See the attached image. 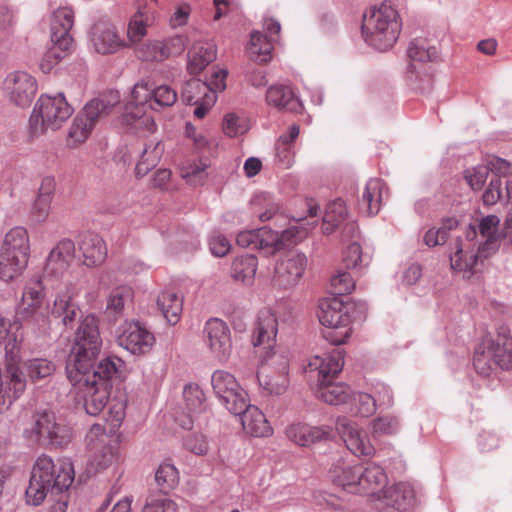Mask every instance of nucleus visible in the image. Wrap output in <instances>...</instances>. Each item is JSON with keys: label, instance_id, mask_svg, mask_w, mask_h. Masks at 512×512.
<instances>
[{"label": "nucleus", "instance_id": "16", "mask_svg": "<svg viewBox=\"0 0 512 512\" xmlns=\"http://www.w3.org/2000/svg\"><path fill=\"white\" fill-rule=\"evenodd\" d=\"M117 343L131 354L140 356L152 350L155 337L139 322H125L117 336Z\"/></svg>", "mask_w": 512, "mask_h": 512}, {"label": "nucleus", "instance_id": "39", "mask_svg": "<svg viewBox=\"0 0 512 512\" xmlns=\"http://www.w3.org/2000/svg\"><path fill=\"white\" fill-rule=\"evenodd\" d=\"M170 93H172V96H177L176 91L163 79L155 76H147L135 83L131 96H165Z\"/></svg>", "mask_w": 512, "mask_h": 512}, {"label": "nucleus", "instance_id": "62", "mask_svg": "<svg viewBox=\"0 0 512 512\" xmlns=\"http://www.w3.org/2000/svg\"><path fill=\"white\" fill-rule=\"evenodd\" d=\"M488 172L491 171L498 176H509L512 174V164L505 159L492 156L487 160Z\"/></svg>", "mask_w": 512, "mask_h": 512}, {"label": "nucleus", "instance_id": "48", "mask_svg": "<svg viewBox=\"0 0 512 512\" xmlns=\"http://www.w3.org/2000/svg\"><path fill=\"white\" fill-rule=\"evenodd\" d=\"M500 220L495 215H489L483 218L479 224V230L482 237L486 239L485 243L479 249L482 254L487 250H494L496 248L498 236L497 230Z\"/></svg>", "mask_w": 512, "mask_h": 512}, {"label": "nucleus", "instance_id": "5", "mask_svg": "<svg viewBox=\"0 0 512 512\" xmlns=\"http://www.w3.org/2000/svg\"><path fill=\"white\" fill-rule=\"evenodd\" d=\"M401 31V21L395 7L383 2L363 16L362 34L370 46L386 51L396 43Z\"/></svg>", "mask_w": 512, "mask_h": 512}, {"label": "nucleus", "instance_id": "3", "mask_svg": "<svg viewBox=\"0 0 512 512\" xmlns=\"http://www.w3.org/2000/svg\"><path fill=\"white\" fill-rule=\"evenodd\" d=\"M102 340L99 332V323L95 315L89 314L85 316L75 335V341L69 355L67 363H75L77 361L88 362V367L83 372L87 379L96 380V382H106L111 387L110 379L118 371L116 360L105 358L95 367V360L100 352ZM82 372V369H81Z\"/></svg>", "mask_w": 512, "mask_h": 512}, {"label": "nucleus", "instance_id": "58", "mask_svg": "<svg viewBox=\"0 0 512 512\" xmlns=\"http://www.w3.org/2000/svg\"><path fill=\"white\" fill-rule=\"evenodd\" d=\"M51 200L37 197L30 208V218L37 224L47 221L51 212Z\"/></svg>", "mask_w": 512, "mask_h": 512}, {"label": "nucleus", "instance_id": "21", "mask_svg": "<svg viewBox=\"0 0 512 512\" xmlns=\"http://www.w3.org/2000/svg\"><path fill=\"white\" fill-rule=\"evenodd\" d=\"M75 13L71 7H60L54 11L51 19V41L63 52H72L74 39L71 30L74 26Z\"/></svg>", "mask_w": 512, "mask_h": 512}, {"label": "nucleus", "instance_id": "35", "mask_svg": "<svg viewBox=\"0 0 512 512\" xmlns=\"http://www.w3.org/2000/svg\"><path fill=\"white\" fill-rule=\"evenodd\" d=\"M75 245L70 239H63L50 251L46 260V269L59 273L64 271L74 259Z\"/></svg>", "mask_w": 512, "mask_h": 512}, {"label": "nucleus", "instance_id": "4", "mask_svg": "<svg viewBox=\"0 0 512 512\" xmlns=\"http://www.w3.org/2000/svg\"><path fill=\"white\" fill-rule=\"evenodd\" d=\"M343 366L344 353L339 348L323 356L314 355L308 361V371L317 372V397L330 405L346 403L351 396L348 386L333 382Z\"/></svg>", "mask_w": 512, "mask_h": 512}, {"label": "nucleus", "instance_id": "20", "mask_svg": "<svg viewBox=\"0 0 512 512\" xmlns=\"http://www.w3.org/2000/svg\"><path fill=\"white\" fill-rule=\"evenodd\" d=\"M86 439L92 453L91 468L98 471L110 466L115 460V454L113 448L108 443L109 438L105 433V429L100 424H94L90 428Z\"/></svg>", "mask_w": 512, "mask_h": 512}, {"label": "nucleus", "instance_id": "56", "mask_svg": "<svg viewBox=\"0 0 512 512\" xmlns=\"http://www.w3.org/2000/svg\"><path fill=\"white\" fill-rule=\"evenodd\" d=\"M71 52H63L57 45H52L40 60L39 68L43 73H49L52 69Z\"/></svg>", "mask_w": 512, "mask_h": 512}, {"label": "nucleus", "instance_id": "18", "mask_svg": "<svg viewBox=\"0 0 512 512\" xmlns=\"http://www.w3.org/2000/svg\"><path fill=\"white\" fill-rule=\"evenodd\" d=\"M307 265L304 254L290 251L280 258L274 269L273 283L283 289L294 287L302 278Z\"/></svg>", "mask_w": 512, "mask_h": 512}, {"label": "nucleus", "instance_id": "36", "mask_svg": "<svg viewBox=\"0 0 512 512\" xmlns=\"http://www.w3.org/2000/svg\"><path fill=\"white\" fill-rule=\"evenodd\" d=\"M84 264L94 267L101 265L107 257V247L104 240L96 234L85 235L80 243Z\"/></svg>", "mask_w": 512, "mask_h": 512}, {"label": "nucleus", "instance_id": "45", "mask_svg": "<svg viewBox=\"0 0 512 512\" xmlns=\"http://www.w3.org/2000/svg\"><path fill=\"white\" fill-rule=\"evenodd\" d=\"M382 498L386 499V504L396 509H404L414 500V490L407 483H398L385 490Z\"/></svg>", "mask_w": 512, "mask_h": 512}, {"label": "nucleus", "instance_id": "10", "mask_svg": "<svg viewBox=\"0 0 512 512\" xmlns=\"http://www.w3.org/2000/svg\"><path fill=\"white\" fill-rule=\"evenodd\" d=\"M473 365L476 372L489 376L499 366L504 370L512 367V339L498 336L497 340L485 339L476 349Z\"/></svg>", "mask_w": 512, "mask_h": 512}, {"label": "nucleus", "instance_id": "11", "mask_svg": "<svg viewBox=\"0 0 512 512\" xmlns=\"http://www.w3.org/2000/svg\"><path fill=\"white\" fill-rule=\"evenodd\" d=\"M260 388L268 395H281L289 387V359L284 354L261 357L257 370Z\"/></svg>", "mask_w": 512, "mask_h": 512}, {"label": "nucleus", "instance_id": "30", "mask_svg": "<svg viewBox=\"0 0 512 512\" xmlns=\"http://www.w3.org/2000/svg\"><path fill=\"white\" fill-rule=\"evenodd\" d=\"M240 415L243 429L249 435L254 437H269L273 434V428L264 413L258 407L247 403V406Z\"/></svg>", "mask_w": 512, "mask_h": 512}, {"label": "nucleus", "instance_id": "54", "mask_svg": "<svg viewBox=\"0 0 512 512\" xmlns=\"http://www.w3.org/2000/svg\"><path fill=\"white\" fill-rule=\"evenodd\" d=\"M142 512H178V505L168 497L152 496L147 498Z\"/></svg>", "mask_w": 512, "mask_h": 512}, {"label": "nucleus", "instance_id": "49", "mask_svg": "<svg viewBox=\"0 0 512 512\" xmlns=\"http://www.w3.org/2000/svg\"><path fill=\"white\" fill-rule=\"evenodd\" d=\"M155 480L159 488L167 493L178 485L179 472L174 465L165 462L156 470Z\"/></svg>", "mask_w": 512, "mask_h": 512}, {"label": "nucleus", "instance_id": "38", "mask_svg": "<svg viewBox=\"0 0 512 512\" xmlns=\"http://www.w3.org/2000/svg\"><path fill=\"white\" fill-rule=\"evenodd\" d=\"M257 268V257L250 254H244L233 259L231 263L230 276L235 282L250 286L254 282Z\"/></svg>", "mask_w": 512, "mask_h": 512}, {"label": "nucleus", "instance_id": "14", "mask_svg": "<svg viewBox=\"0 0 512 512\" xmlns=\"http://www.w3.org/2000/svg\"><path fill=\"white\" fill-rule=\"evenodd\" d=\"M335 429L348 450L357 457H373L376 453L367 432L355 421L340 416L336 419Z\"/></svg>", "mask_w": 512, "mask_h": 512}, {"label": "nucleus", "instance_id": "44", "mask_svg": "<svg viewBox=\"0 0 512 512\" xmlns=\"http://www.w3.org/2000/svg\"><path fill=\"white\" fill-rule=\"evenodd\" d=\"M470 244L463 245L457 242L456 251L450 257L451 267L453 270L471 274L477 263L478 255L470 247Z\"/></svg>", "mask_w": 512, "mask_h": 512}, {"label": "nucleus", "instance_id": "53", "mask_svg": "<svg viewBox=\"0 0 512 512\" xmlns=\"http://www.w3.org/2000/svg\"><path fill=\"white\" fill-rule=\"evenodd\" d=\"M300 128L298 125H292L288 135H281L276 144L277 155L288 165L290 163L292 143L298 137Z\"/></svg>", "mask_w": 512, "mask_h": 512}, {"label": "nucleus", "instance_id": "43", "mask_svg": "<svg viewBox=\"0 0 512 512\" xmlns=\"http://www.w3.org/2000/svg\"><path fill=\"white\" fill-rule=\"evenodd\" d=\"M21 365V377L24 378V370L26 375L32 382H37L39 380L45 379L51 376L55 371V364L45 358H34L30 359L24 363L20 359Z\"/></svg>", "mask_w": 512, "mask_h": 512}, {"label": "nucleus", "instance_id": "9", "mask_svg": "<svg viewBox=\"0 0 512 512\" xmlns=\"http://www.w3.org/2000/svg\"><path fill=\"white\" fill-rule=\"evenodd\" d=\"M318 318L327 327L324 337L333 345H341L351 335L349 305L338 297L322 299L319 303Z\"/></svg>", "mask_w": 512, "mask_h": 512}, {"label": "nucleus", "instance_id": "52", "mask_svg": "<svg viewBox=\"0 0 512 512\" xmlns=\"http://www.w3.org/2000/svg\"><path fill=\"white\" fill-rule=\"evenodd\" d=\"M343 262L349 269H361L369 264L367 256L362 253V248L358 243H351L343 252Z\"/></svg>", "mask_w": 512, "mask_h": 512}, {"label": "nucleus", "instance_id": "23", "mask_svg": "<svg viewBox=\"0 0 512 512\" xmlns=\"http://www.w3.org/2000/svg\"><path fill=\"white\" fill-rule=\"evenodd\" d=\"M77 296L78 290L71 284L64 285L56 292L51 315L60 318L65 327L72 328L80 312L75 301Z\"/></svg>", "mask_w": 512, "mask_h": 512}, {"label": "nucleus", "instance_id": "50", "mask_svg": "<svg viewBox=\"0 0 512 512\" xmlns=\"http://www.w3.org/2000/svg\"><path fill=\"white\" fill-rule=\"evenodd\" d=\"M371 429L374 437L395 435L400 430V420L391 414L378 416L372 421Z\"/></svg>", "mask_w": 512, "mask_h": 512}, {"label": "nucleus", "instance_id": "2", "mask_svg": "<svg viewBox=\"0 0 512 512\" xmlns=\"http://www.w3.org/2000/svg\"><path fill=\"white\" fill-rule=\"evenodd\" d=\"M74 478L75 471L70 459L62 458L54 462L50 456L40 455L33 465L26 489L27 503L38 506L49 496V512H66Z\"/></svg>", "mask_w": 512, "mask_h": 512}, {"label": "nucleus", "instance_id": "15", "mask_svg": "<svg viewBox=\"0 0 512 512\" xmlns=\"http://www.w3.org/2000/svg\"><path fill=\"white\" fill-rule=\"evenodd\" d=\"M203 335L213 356L220 362H226L233 349L231 331L227 323L219 318H211L204 326Z\"/></svg>", "mask_w": 512, "mask_h": 512}, {"label": "nucleus", "instance_id": "42", "mask_svg": "<svg viewBox=\"0 0 512 512\" xmlns=\"http://www.w3.org/2000/svg\"><path fill=\"white\" fill-rule=\"evenodd\" d=\"M133 291L131 287L121 285L114 288L107 297L106 313L117 319L123 315L125 307L132 301Z\"/></svg>", "mask_w": 512, "mask_h": 512}, {"label": "nucleus", "instance_id": "1", "mask_svg": "<svg viewBox=\"0 0 512 512\" xmlns=\"http://www.w3.org/2000/svg\"><path fill=\"white\" fill-rule=\"evenodd\" d=\"M137 98H91L69 126L65 144L69 149H77L92 134L97 122L110 114L117 115L123 125L134 132H154L156 124L147 113V109L156 106H172L176 98H146L137 102Z\"/></svg>", "mask_w": 512, "mask_h": 512}, {"label": "nucleus", "instance_id": "32", "mask_svg": "<svg viewBox=\"0 0 512 512\" xmlns=\"http://www.w3.org/2000/svg\"><path fill=\"white\" fill-rule=\"evenodd\" d=\"M227 75V70L219 69L212 74L208 82H202L199 79L193 78L184 86L182 96H192L193 94L208 96L209 92L221 93L226 88Z\"/></svg>", "mask_w": 512, "mask_h": 512}, {"label": "nucleus", "instance_id": "8", "mask_svg": "<svg viewBox=\"0 0 512 512\" xmlns=\"http://www.w3.org/2000/svg\"><path fill=\"white\" fill-rule=\"evenodd\" d=\"M88 362L83 364L79 361L75 363H67L66 373L71 384L77 389V395L83 400L84 408L90 415H98L107 405L111 387L106 382H96V380L87 379L85 370Z\"/></svg>", "mask_w": 512, "mask_h": 512}, {"label": "nucleus", "instance_id": "57", "mask_svg": "<svg viewBox=\"0 0 512 512\" xmlns=\"http://www.w3.org/2000/svg\"><path fill=\"white\" fill-rule=\"evenodd\" d=\"M248 125L244 119H241L235 113H228L224 117L223 131L229 137H236L245 133Z\"/></svg>", "mask_w": 512, "mask_h": 512}, {"label": "nucleus", "instance_id": "46", "mask_svg": "<svg viewBox=\"0 0 512 512\" xmlns=\"http://www.w3.org/2000/svg\"><path fill=\"white\" fill-rule=\"evenodd\" d=\"M209 162L207 158H200L198 161L186 160L180 167V174L189 184L200 185L207 176Z\"/></svg>", "mask_w": 512, "mask_h": 512}, {"label": "nucleus", "instance_id": "55", "mask_svg": "<svg viewBox=\"0 0 512 512\" xmlns=\"http://www.w3.org/2000/svg\"><path fill=\"white\" fill-rule=\"evenodd\" d=\"M331 289L334 294H349L355 288V282L350 273L346 271H338L330 280Z\"/></svg>", "mask_w": 512, "mask_h": 512}, {"label": "nucleus", "instance_id": "7", "mask_svg": "<svg viewBox=\"0 0 512 512\" xmlns=\"http://www.w3.org/2000/svg\"><path fill=\"white\" fill-rule=\"evenodd\" d=\"M73 112L66 98H38L29 118L26 141L33 143L48 129H59Z\"/></svg>", "mask_w": 512, "mask_h": 512}, {"label": "nucleus", "instance_id": "59", "mask_svg": "<svg viewBox=\"0 0 512 512\" xmlns=\"http://www.w3.org/2000/svg\"><path fill=\"white\" fill-rule=\"evenodd\" d=\"M357 405V413L361 416H369L376 411V399L367 393L358 392L353 395Z\"/></svg>", "mask_w": 512, "mask_h": 512}, {"label": "nucleus", "instance_id": "34", "mask_svg": "<svg viewBox=\"0 0 512 512\" xmlns=\"http://www.w3.org/2000/svg\"><path fill=\"white\" fill-rule=\"evenodd\" d=\"M155 21L154 12L146 6L140 7L130 18L127 28L129 45H136L147 35V28Z\"/></svg>", "mask_w": 512, "mask_h": 512}, {"label": "nucleus", "instance_id": "24", "mask_svg": "<svg viewBox=\"0 0 512 512\" xmlns=\"http://www.w3.org/2000/svg\"><path fill=\"white\" fill-rule=\"evenodd\" d=\"M91 43L95 51L102 55L115 53L128 46L116 27L105 21H99L92 27Z\"/></svg>", "mask_w": 512, "mask_h": 512}, {"label": "nucleus", "instance_id": "33", "mask_svg": "<svg viewBox=\"0 0 512 512\" xmlns=\"http://www.w3.org/2000/svg\"><path fill=\"white\" fill-rule=\"evenodd\" d=\"M183 398L188 415L177 421L182 428L191 429L195 416L204 409L205 394L198 385L189 384L184 388Z\"/></svg>", "mask_w": 512, "mask_h": 512}, {"label": "nucleus", "instance_id": "51", "mask_svg": "<svg viewBox=\"0 0 512 512\" xmlns=\"http://www.w3.org/2000/svg\"><path fill=\"white\" fill-rule=\"evenodd\" d=\"M136 56L143 61L161 62L165 60L163 41L152 40L140 44L136 50Z\"/></svg>", "mask_w": 512, "mask_h": 512}, {"label": "nucleus", "instance_id": "40", "mask_svg": "<svg viewBox=\"0 0 512 512\" xmlns=\"http://www.w3.org/2000/svg\"><path fill=\"white\" fill-rule=\"evenodd\" d=\"M274 41L275 38H268L259 31H253L247 48L249 58L258 63L268 62L271 59Z\"/></svg>", "mask_w": 512, "mask_h": 512}, {"label": "nucleus", "instance_id": "41", "mask_svg": "<svg viewBox=\"0 0 512 512\" xmlns=\"http://www.w3.org/2000/svg\"><path fill=\"white\" fill-rule=\"evenodd\" d=\"M157 306L170 324H176L182 313L183 299L173 291H163L157 298Z\"/></svg>", "mask_w": 512, "mask_h": 512}, {"label": "nucleus", "instance_id": "28", "mask_svg": "<svg viewBox=\"0 0 512 512\" xmlns=\"http://www.w3.org/2000/svg\"><path fill=\"white\" fill-rule=\"evenodd\" d=\"M331 481L343 490L357 494L359 491L358 482L361 479V465H350L345 462L334 464L329 470Z\"/></svg>", "mask_w": 512, "mask_h": 512}, {"label": "nucleus", "instance_id": "47", "mask_svg": "<svg viewBox=\"0 0 512 512\" xmlns=\"http://www.w3.org/2000/svg\"><path fill=\"white\" fill-rule=\"evenodd\" d=\"M346 216L347 209L342 199L330 202L323 217L324 232L331 233L336 226L345 220Z\"/></svg>", "mask_w": 512, "mask_h": 512}, {"label": "nucleus", "instance_id": "27", "mask_svg": "<svg viewBox=\"0 0 512 512\" xmlns=\"http://www.w3.org/2000/svg\"><path fill=\"white\" fill-rule=\"evenodd\" d=\"M217 56L216 46L211 42L197 41L187 53V70L191 75L200 74Z\"/></svg>", "mask_w": 512, "mask_h": 512}, {"label": "nucleus", "instance_id": "63", "mask_svg": "<svg viewBox=\"0 0 512 512\" xmlns=\"http://www.w3.org/2000/svg\"><path fill=\"white\" fill-rule=\"evenodd\" d=\"M209 247L213 255L223 257L230 251L231 244L222 234L214 233L210 238Z\"/></svg>", "mask_w": 512, "mask_h": 512}, {"label": "nucleus", "instance_id": "37", "mask_svg": "<svg viewBox=\"0 0 512 512\" xmlns=\"http://www.w3.org/2000/svg\"><path fill=\"white\" fill-rule=\"evenodd\" d=\"M407 55L411 61L423 64L439 63L442 60L440 46L423 38H417L410 42Z\"/></svg>", "mask_w": 512, "mask_h": 512}, {"label": "nucleus", "instance_id": "25", "mask_svg": "<svg viewBox=\"0 0 512 512\" xmlns=\"http://www.w3.org/2000/svg\"><path fill=\"white\" fill-rule=\"evenodd\" d=\"M387 485V476L384 470L375 463L367 466L361 465V479L358 482L357 494L376 496L381 499Z\"/></svg>", "mask_w": 512, "mask_h": 512}, {"label": "nucleus", "instance_id": "29", "mask_svg": "<svg viewBox=\"0 0 512 512\" xmlns=\"http://www.w3.org/2000/svg\"><path fill=\"white\" fill-rule=\"evenodd\" d=\"M3 93L10 96H33L37 93L38 84L31 74L24 71L9 73L2 83Z\"/></svg>", "mask_w": 512, "mask_h": 512}, {"label": "nucleus", "instance_id": "22", "mask_svg": "<svg viewBox=\"0 0 512 512\" xmlns=\"http://www.w3.org/2000/svg\"><path fill=\"white\" fill-rule=\"evenodd\" d=\"M44 302L45 290L42 281L39 278H32L26 282L23 288L18 313L22 318L37 320L40 317L43 322L47 323V316L39 312Z\"/></svg>", "mask_w": 512, "mask_h": 512}, {"label": "nucleus", "instance_id": "31", "mask_svg": "<svg viewBox=\"0 0 512 512\" xmlns=\"http://www.w3.org/2000/svg\"><path fill=\"white\" fill-rule=\"evenodd\" d=\"M384 188L382 180L369 179L358 200L359 211L367 216L376 215L381 207Z\"/></svg>", "mask_w": 512, "mask_h": 512}, {"label": "nucleus", "instance_id": "17", "mask_svg": "<svg viewBox=\"0 0 512 512\" xmlns=\"http://www.w3.org/2000/svg\"><path fill=\"white\" fill-rule=\"evenodd\" d=\"M277 332L276 315L268 309L260 311L252 337V344L260 358L268 354H279L274 350Z\"/></svg>", "mask_w": 512, "mask_h": 512}, {"label": "nucleus", "instance_id": "6", "mask_svg": "<svg viewBox=\"0 0 512 512\" xmlns=\"http://www.w3.org/2000/svg\"><path fill=\"white\" fill-rule=\"evenodd\" d=\"M31 254L28 230L23 226L9 229L0 244V279L11 282L27 269Z\"/></svg>", "mask_w": 512, "mask_h": 512}, {"label": "nucleus", "instance_id": "13", "mask_svg": "<svg viewBox=\"0 0 512 512\" xmlns=\"http://www.w3.org/2000/svg\"><path fill=\"white\" fill-rule=\"evenodd\" d=\"M25 433L35 443L56 447L65 446L71 440L70 429L57 423L55 415L50 412L36 414L32 428Z\"/></svg>", "mask_w": 512, "mask_h": 512}, {"label": "nucleus", "instance_id": "64", "mask_svg": "<svg viewBox=\"0 0 512 512\" xmlns=\"http://www.w3.org/2000/svg\"><path fill=\"white\" fill-rule=\"evenodd\" d=\"M185 447L196 455H205L208 452V443L201 434L189 435L184 441Z\"/></svg>", "mask_w": 512, "mask_h": 512}, {"label": "nucleus", "instance_id": "19", "mask_svg": "<svg viewBox=\"0 0 512 512\" xmlns=\"http://www.w3.org/2000/svg\"><path fill=\"white\" fill-rule=\"evenodd\" d=\"M307 234L306 229L298 226H291L279 234L267 228L259 229L258 249L267 254H274L284 250L298 241L302 240Z\"/></svg>", "mask_w": 512, "mask_h": 512}, {"label": "nucleus", "instance_id": "60", "mask_svg": "<svg viewBox=\"0 0 512 512\" xmlns=\"http://www.w3.org/2000/svg\"><path fill=\"white\" fill-rule=\"evenodd\" d=\"M488 175L487 167L477 166L465 172V179L473 190H479L486 182Z\"/></svg>", "mask_w": 512, "mask_h": 512}, {"label": "nucleus", "instance_id": "61", "mask_svg": "<svg viewBox=\"0 0 512 512\" xmlns=\"http://www.w3.org/2000/svg\"><path fill=\"white\" fill-rule=\"evenodd\" d=\"M268 104L278 108L279 110L292 113H301L303 104L300 98H267Z\"/></svg>", "mask_w": 512, "mask_h": 512}, {"label": "nucleus", "instance_id": "12", "mask_svg": "<svg viewBox=\"0 0 512 512\" xmlns=\"http://www.w3.org/2000/svg\"><path fill=\"white\" fill-rule=\"evenodd\" d=\"M211 387L220 404L232 414H241L250 401L247 391L227 370L217 369L212 373Z\"/></svg>", "mask_w": 512, "mask_h": 512}, {"label": "nucleus", "instance_id": "26", "mask_svg": "<svg viewBox=\"0 0 512 512\" xmlns=\"http://www.w3.org/2000/svg\"><path fill=\"white\" fill-rule=\"evenodd\" d=\"M332 429L328 426H310L304 423L291 424L286 428V436L299 446L307 447L329 439Z\"/></svg>", "mask_w": 512, "mask_h": 512}]
</instances>
